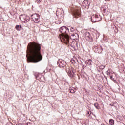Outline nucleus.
I'll return each mask as SVG.
<instances>
[{
    "instance_id": "nucleus-1",
    "label": "nucleus",
    "mask_w": 125,
    "mask_h": 125,
    "mask_svg": "<svg viewBox=\"0 0 125 125\" xmlns=\"http://www.w3.org/2000/svg\"><path fill=\"white\" fill-rule=\"evenodd\" d=\"M41 49V44L38 43L32 42L28 44L26 55L28 63H38L42 59Z\"/></svg>"
},
{
    "instance_id": "nucleus-2",
    "label": "nucleus",
    "mask_w": 125,
    "mask_h": 125,
    "mask_svg": "<svg viewBox=\"0 0 125 125\" xmlns=\"http://www.w3.org/2000/svg\"><path fill=\"white\" fill-rule=\"evenodd\" d=\"M59 32L61 34L59 35V39L61 42H64L66 44H68L70 42V37L68 35V33L70 32L69 28L65 26H62L60 28Z\"/></svg>"
},
{
    "instance_id": "nucleus-3",
    "label": "nucleus",
    "mask_w": 125,
    "mask_h": 125,
    "mask_svg": "<svg viewBox=\"0 0 125 125\" xmlns=\"http://www.w3.org/2000/svg\"><path fill=\"white\" fill-rule=\"evenodd\" d=\"M66 72L67 73L69 77L70 78H73L74 75L76 73V70L71 66H66Z\"/></svg>"
},
{
    "instance_id": "nucleus-4",
    "label": "nucleus",
    "mask_w": 125,
    "mask_h": 125,
    "mask_svg": "<svg viewBox=\"0 0 125 125\" xmlns=\"http://www.w3.org/2000/svg\"><path fill=\"white\" fill-rule=\"evenodd\" d=\"M91 21L93 23H96V22H99V21H101V16L99 15L98 14H95L91 16Z\"/></svg>"
},
{
    "instance_id": "nucleus-5",
    "label": "nucleus",
    "mask_w": 125,
    "mask_h": 125,
    "mask_svg": "<svg viewBox=\"0 0 125 125\" xmlns=\"http://www.w3.org/2000/svg\"><path fill=\"white\" fill-rule=\"evenodd\" d=\"M57 65L59 68L62 69L67 66V62L63 59H60L57 61Z\"/></svg>"
},
{
    "instance_id": "nucleus-6",
    "label": "nucleus",
    "mask_w": 125,
    "mask_h": 125,
    "mask_svg": "<svg viewBox=\"0 0 125 125\" xmlns=\"http://www.w3.org/2000/svg\"><path fill=\"white\" fill-rule=\"evenodd\" d=\"M19 18L22 22L24 23H27L30 20V18L25 14L20 15Z\"/></svg>"
},
{
    "instance_id": "nucleus-7",
    "label": "nucleus",
    "mask_w": 125,
    "mask_h": 125,
    "mask_svg": "<svg viewBox=\"0 0 125 125\" xmlns=\"http://www.w3.org/2000/svg\"><path fill=\"white\" fill-rule=\"evenodd\" d=\"M31 19L34 23H39L40 22V15L38 14H34L31 15Z\"/></svg>"
},
{
    "instance_id": "nucleus-8",
    "label": "nucleus",
    "mask_w": 125,
    "mask_h": 125,
    "mask_svg": "<svg viewBox=\"0 0 125 125\" xmlns=\"http://www.w3.org/2000/svg\"><path fill=\"white\" fill-rule=\"evenodd\" d=\"M73 15L75 17L78 18V17H80V15H81V10L75 9L73 11Z\"/></svg>"
},
{
    "instance_id": "nucleus-9",
    "label": "nucleus",
    "mask_w": 125,
    "mask_h": 125,
    "mask_svg": "<svg viewBox=\"0 0 125 125\" xmlns=\"http://www.w3.org/2000/svg\"><path fill=\"white\" fill-rule=\"evenodd\" d=\"M82 7L83 8H87L88 9L89 8V4H88V1L87 0H84L82 4Z\"/></svg>"
},
{
    "instance_id": "nucleus-10",
    "label": "nucleus",
    "mask_w": 125,
    "mask_h": 125,
    "mask_svg": "<svg viewBox=\"0 0 125 125\" xmlns=\"http://www.w3.org/2000/svg\"><path fill=\"white\" fill-rule=\"evenodd\" d=\"M70 38L72 40H79V34L77 32L75 33H70Z\"/></svg>"
},
{
    "instance_id": "nucleus-11",
    "label": "nucleus",
    "mask_w": 125,
    "mask_h": 125,
    "mask_svg": "<svg viewBox=\"0 0 125 125\" xmlns=\"http://www.w3.org/2000/svg\"><path fill=\"white\" fill-rule=\"evenodd\" d=\"M78 44L76 42H72L71 44V46L74 49V50H78Z\"/></svg>"
},
{
    "instance_id": "nucleus-12",
    "label": "nucleus",
    "mask_w": 125,
    "mask_h": 125,
    "mask_svg": "<svg viewBox=\"0 0 125 125\" xmlns=\"http://www.w3.org/2000/svg\"><path fill=\"white\" fill-rule=\"evenodd\" d=\"M93 49L95 53H101V52H102L101 48L98 46H95Z\"/></svg>"
},
{
    "instance_id": "nucleus-13",
    "label": "nucleus",
    "mask_w": 125,
    "mask_h": 125,
    "mask_svg": "<svg viewBox=\"0 0 125 125\" xmlns=\"http://www.w3.org/2000/svg\"><path fill=\"white\" fill-rule=\"evenodd\" d=\"M77 31L76 28H75L74 27H71L69 33H70V35H71V34H75V33H77Z\"/></svg>"
},
{
    "instance_id": "nucleus-14",
    "label": "nucleus",
    "mask_w": 125,
    "mask_h": 125,
    "mask_svg": "<svg viewBox=\"0 0 125 125\" xmlns=\"http://www.w3.org/2000/svg\"><path fill=\"white\" fill-rule=\"evenodd\" d=\"M77 91V90L76 88L73 87H70L69 88V92H70V93H75Z\"/></svg>"
},
{
    "instance_id": "nucleus-15",
    "label": "nucleus",
    "mask_w": 125,
    "mask_h": 125,
    "mask_svg": "<svg viewBox=\"0 0 125 125\" xmlns=\"http://www.w3.org/2000/svg\"><path fill=\"white\" fill-rule=\"evenodd\" d=\"M91 62H92L91 59L87 60L85 62L86 66H90L91 65Z\"/></svg>"
},
{
    "instance_id": "nucleus-16",
    "label": "nucleus",
    "mask_w": 125,
    "mask_h": 125,
    "mask_svg": "<svg viewBox=\"0 0 125 125\" xmlns=\"http://www.w3.org/2000/svg\"><path fill=\"white\" fill-rule=\"evenodd\" d=\"M22 29V26L21 25H17L16 26V30L17 31H20Z\"/></svg>"
},
{
    "instance_id": "nucleus-17",
    "label": "nucleus",
    "mask_w": 125,
    "mask_h": 125,
    "mask_svg": "<svg viewBox=\"0 0 125 125\" xmlns=\"http://www.w3.org/2000/svg\"><path fill=\"white\" fill-rule=\"evenodd\" d=\"M94 106H95V108H97L98 110H99V109H100V107L99 106V104L97 103H94Z\"/></svg>"
},
{
    "instance_id": "nucleus-18",
    "label": "nucleus",
    "mask_w": 125,
    "mask_h": 125,
    "mask_svg": "<svg viewBox=\"0 0 125 125\" xmlns=\"http://www.w3.org/2000/svg\"><path fill=\"white\" fill-rule=\"evenodd\" d=\"M85 37L86 39H91V37L90 36V34H89V32L86 33Z\"/></svg>"
},
{
    "instance_id": "nucleus-19",
    "label": "nucleus",
    "mask_w": 125,
    "mask_h": 125,
    "mask_svg": "<svg viewBox=\"0 0 125 125\" xmlns=\"http://www.w3.org/2000/svg\"><path fill=\"white\" fill-rule=\"evenodd\" d=\"M85 37L86 39H91V37L90 36V34H89V32L86 33Z\"/></svg>"
},
{
    "instance_id": "nucleus-20",
    "label": "nucleus",
    "mask_w": 125,
    "mask_h": 125,
    "mask_svg": "<svg viewBox=\"0 0 125 125\" xmlns=\"http://www.w3.org/2000/svg\"><path fill=\"white\" fill-rule=\"evenodd\" d=\"M99 68L100 69V70H104V69L106 68V65H101L99 66Z\"/></svg>"
},
{
    "instance_id": "nucleus-21",
    "label": "nucleus",
    "mask_w": 125,
    "mask_h": 125,
    "mask_svg": "<svg viewBox=\"0 0 125 125\" xmlns=\"http://www.w3.org/2000/svg\"><path fill=\"white\" fill-rule=\"evenodd\" d=\"M109 124L111 125H113L114 124H115V121H114V120L113 119H110L109 120Z\"/></svg>"
},
{
    "instance_id": "nucleus-22",
    "label": "nucleus",
    "mask_w": 125,
    "mask_h": 125,
    "mask_svg": "<svg viewBox=\"0 0 125 125\" xmlns=\"http://www.w3.org/2000/svg\"><path fill=\"white\" fill-rule=\"evenodd\" d=\"M70 62L74 66H76V61L74 60L71 59Z\"/></svg>"
},
{
    "instance_id": "nucleus-23",
    "label": "nucleus",
    "mask_w": 125,
    "mask_h": 125,
    "mask_svg": "<svg viewBox=\"0 0 125 125\" xmlns=\"http://www.w3.org/2000/svg\"><path fill=\"white\" fill-rule=\"evenodd\" d=\"M87 114L89 116H91V112H90L89 111H88Z\"/></svg>"
},
{
    "instance_id": "nucleus-24",
    "label": "nucleus",
    "mask_w": 125,
    "mask_h": 125,
    "mask_svg": "<svg viewBox=\"0 0 125 125\" xmlns=\"http://www.w3.org/2000/svg\"><path fill=\"white\" fill-rule=\"evenodd\" d=\"M110 80H112V81H114V80L113 79V76L111 75V76H110Z\"/></svg>"
},
{
    "instance_id": "nucleus-25",
    "label": "nucleus",
    "mask_w": 125,
    "mask_h": 125,
    "mask_svg": "<svg viewBox=\"0 0 125 125\" xmlns=\"http://www.w3.org/2000/svg\"><path fill=\"white\" fill-rule=\"evenodd\" d=\"M106 74L108 75H110V72H109V71H107L106 72Z\"/></svg>"
},
{
    "instance_id": "nucleus-26",
    "label": "nucleus",
    "mask_w": 125,
    "mask_h": 125,
    "mask_svg": "<svg viewBox=\"0 0 125 125\" xmlns=\"http://www.w3.org/2000/svg\"><path fill=\"white\" fill-rule=\"evenodd\" d=\"M37 3H41V0H37Z\"/></svg>"
},
{
    "instance_id": "nucleus-27",
    "label": "nucleus",
    "mask_w": 125,
    "mask_h": 125,
    "mask_svg": "<svg viewBox=\"0 0 125 125\" xmlns=\"http://www.w3.org/2000/svg\"><path fill=\"white\" fill-rule=\"evenodd\" d=\"M87 94L89 95L90 91H86Z\"/></svg>"
},
{
    "instance_id": "nucleus-28",
    "label": "nucleus",
    "mask_w": 125,
    "mask_h": 125,
    "mask_svg": "<svg viewBox=\"0 0 125 125\" xmlns=\"http://www.w3.org/2000/svg\"><path fill=\"white\" fill-rule=\"evenodd\" d=\"M85 67H86V65H83V69H84V68H85Z\"/></svg>"
},
{
    "instance_id": "nucleus-29",
    "label": "nucleus",
    "mask_w": 125,
    "mask_h": 125,
    "mask_svg": "<svg viewBox=\"0 0 125 125\" xmlns=\"http://www.w3.org/2000/svg\"><path fill=\"white\" fill-rule=\"evenodd\" d=\"M104 12H106V9H104Z\"/></svg>"
},
{
    "instance_id": "nucleus-30",
    "label": "nucleus",
    "mask_w": 125,
    "mask_h": 125,
    "mask_svg": "<svg viewBox=\"0 0 125 125\" xmlns=\"http://www.w3.org/2000/svg\"><path fill=\"white\" fill-rule=\"evenodd\" d=\"M36 79H38V77H37V76H36Z\"/></svg>"
},
{
    "instance_id": "nucleus-31",
    "label": "nucleus",
    "mask_w": 125,
    "mask_h": 125,
    "mask_svg": "<svg viewBox=\"0 0 125 125\" xmlns=\"http://www.w3.org/2000/svg\"><path fill=\"white\" fill-rule=\"evenodd\" d=\"M106 0L107 1H108V0Z\"/></svg>"
},
{
    "instance_id": "nucleus-32",
    "label": "nucleus",
    "mask_w": 125,
    "mask_h": 125,
    "mask_svg": "<svg viewBox=\"0 0 125 125\" xmlns=\"http://www.w3.org/2000/svg\"><path fill=\"white\" fill-rule=\"evenodd\" d=\"M101 125H104V124H102Z\"/></svg>"
}]
</instances>
